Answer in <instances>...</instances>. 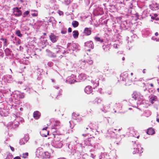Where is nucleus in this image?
Here are the masks:
<instances>
[{"instance_id": "1", "label": "nucleus", "mask_w": 159, "mask_h": 159, "mask_svg": "<svg viewBox=\"0 0 159 159\" xmlns=\"http://www.w3.org/2000/svg\"><path fill=\"white\" fill-rule=\"evenodd\" d=\"M11 117V118L14 119V120L13 122H10L7 126L8 129H15L18 126L20 122H24V119L22 117L15 114L12 115Z\"/></svg>"}, {"instance_id": "2", "label": "nucleus", "mask_w": 159, "mask_h": 159, "mask_svg": "<svg viewBox=\"0 0 159 159\" xmlns=\"http://www.w3.org/2000/svg\"><path fill=\"white\" fill-rule=\"evenodd\" d=\"M54 51L56 55L58 57H63V55H65L69 52L67 51H65L64 50L63 48L60 45H56L53 48Z\"/></svg>"}, {"instance_id": "3", "label": "nucleus", "mask_w": 159, "mask_h": 159, "mask_svg": "<svg viewBox=\"0 0 159 159\" xmlns=\"http://www.w3.org/2000/svg\"><path fill=\"white\" fill-rule=\"evenodd\" d=\"M79 46L77 44L68 43L67 44V51L69 52V51L70 53L73 51L76 52L79 50Z\"/></svg>"}, {"instance_id": "4", "label": "nucleus", "mask_w": 159, "mask_h": 159, "mask_svg": "<svg viewBox=\"0 0 159 159\" xmlns=\"http://www.w3.org/2000/svg\"><path fill=\"white\" fill-rule=\"evenodd\" d=\"M126 134L129 136H133L138 139L139 135L137 134V132L133 127H130L127 129Z\"/></svg>"}, {"instance_id": "5", "label": "nucleus", "mask_w": 159, "mask_h": 159, "mask_svg": "<svg viewBox=\"0 0 159 159\" xmlns=\"http://www.w3.org/2000/svg\"><path fill=\"white\" fill-rule=\"evenodd\" d=\"M95 126V125H93L92 123H90L84 130L86 134H83L82 135L85 136L88 134H91L92 130L96 128Z\"/></svg>"}, {"instance_id": "6", "label": "nucleus", "mask_w": 159, "mask_h": 159, "mask_svg": "<svg viewBox=\"0 0 159 159\" xmlns=\"http://www.w3.org/2000/svg\"><path fill=\"white\" fill-rule=\"evenodd\" d=\"M132 98L135 100H138L137 103L138 105H141L146 103V100L143 98L139 97L137 95L134 94L132 95Z\"/></svg>"}, {"instance_id": "7", "label": "nucleus", "mask_w": 159, "mask_h": 159, "mask_svg": "<svg viewBox=\"0 0 159 159\" xmlns=\"http://www.w3.org/2000/svg\"><path fill=\"white\" fill-rule=\"evenodd\" d=\"M132 24L129 21H124L122 22L120 25V30H126L131 27Z\"/></svg>"}, {"instance_id": "8", "label": "nucleus", "mask_w": 159, "mask_h": 159, "mask_svg": "<svg viewBox=\"0 0 159 159\" xmlns=\"http://www.w3.org/2000/svg\"><path fill=\"white\" fill-rule=\"evenodd\" d=\"M21 8L14 7L13 9V13L15 16L19 17L22 15V12L20 10Z\"/></svg>"}, {"instance_id": "9", "label": "nucleus", "mask_w": 159, "mask_h": 159, "mask_svg": "<svg viewBox=\"0 0 159 159\" xmlns=\"http://www.w3.org/2000/svg\"><path fill=\"white\" fill-rule=\"evenodd\" d=\"M59 131L58 130L53 131L52 136H53V141H59L61 140V138Z\"/></svg>"}, {"instance_id": "10", "label": "nucleus", "mask_w": 159, "mask_h": 159, "mask_svg": "<svg viewBox=\"0 0 159 159\" xmlns=\"http://www.w3.org/2000/svg\"><path fill=\"white\" fill-rule=\"evenodd\" d=\"M66 81L70 84H72L76 82L75 76L74 75H72L71 76L68 77L66 78Z\"/></svg>"}, {"instance_id": "11", "label": "nucleus", "mask_w": 159, "mask_h": 159, "mask_svg": "<svg viewBox=\"0 0 159 159\" xmlns=\"http://www.w3.org/2000/svg\"><path fill=\"white\" fill-rule=\"evenodd\" d=\"M25 97V94L18 91H16L15 93L14 94V97L17 100H19L21 98H23Z\"/></svg>"}, {"instance_id": "12", "label": "nucleus", "mask_w": 159, "mask_h": 159, "mask_svg": "<svg viewBox=\"0 0 159 159\" xmlns=\"http://www.w3.org/2000/svg\"><path fill=\"white\" fill-rule=\"evenodd\" d=\"M117 132V130L113 128L109 129L107 130V135L111 137H114Z\"/></svg>"}, {"instance_id": "13", "label": "nucleus", "mask_w": 159, "mask_h": 159, "mask_svg": "<svg viewBox=\"0 0 159 159\" xmlns=\"http://www.w3.org/2000/svg\"><path fill=\"white\" fill-rule=\"evenodd\" d=\"M134 142V144L137 146V148H134V151H133V154H135L137 153H139V156H141V153L143 152V151H142L143 148H141L140 151H139V148H141V145L139 144H137L135 142Z\"/></svg>"}, {"instance_id": "14", "label": "nucleus", "mask_w": 159, "mask_h": 159, "mask_svg": "<svg viewBox=\"0 0 159 159\" xmlns=\"http://www.w3.org/2000/svg\"><path fill=\"white\" fill-rule=\"evenodd\" d=\"M93 13L95 16L102 15L103 14V8L101 7H98L94 9Z\"/></svg>"}, {"instance_id": "15", "label": "nucleus", "mask_w": 159, "mask_h": 159, "mask_svg": "<svg viewBox=\"0 0 159 159\" xmlns=\"http://www.w3.org/2000/svg\"><path fill=\"white\" fill-rule=\"evenodd\" d=\"M52 146L56 148H61L62 146V143L61 140L59 141H52L51 143Z\"/></svg>"}, {"instance_id": "16", "label": "nucleus", "mask_w": 159, "mask_h": 159, "mask_svg": "<svg viewBox=\"0 0 159 159\" xmlns=\"http://www.w3.org/2000/svg\"><path fill=\"white\" fill-rule=\"evenodd\" d=\"M37 70V79L38 80H40L42 78L43 75V70L41 68H38Z\"/></svg>"}, {"instance_id": "17", "label": "nucleus", "mask_w": 159, "mask_h": 159, "mask_svg": "<svg viewBox=\"0 0 159 159\" xmlns=\"http://www.w3.org/2000/svg\"><path fill=\"white\" fill-rule=\"evenodd\" d=\"M73 152V155L74 156L75 159H80L82 155H83L81 152L76 150H74Z\"/></svg>"}, {"instance_id": "18", "label": "nucleus", "mask_w": 159, "mask_h": 159, "mask_svg": "<svg viewBox=\"0 0 159 159\" xmlns=\"http://www.w3.org/2000/svg\"><path fill=\"white\" fill-rule=\"evenodd\" d=\"M80 144L81 147H84L85 146L92 147V144L90 143V139H85Z\"/></svg>"}, {"instance_id": "19", "label": "nucleus", "mask_w": 159, "mask_h": 159, "mask_svg": "<svg viewBox=\"0 0 159 159\" xmlns=\"http://www.w3.org/2000/svg\"><path fill=\"white\" fill-rule=\"evenodd\" d=\"M61 127L60 122L59 121L56 120L53 125L51 127L52 129H55L58 130Z\"/></svg>"}, {"instance_id": "20", "label": "nucleus", "mask_w": 159, "mask_h": 159, "mask_svg": "<svg viewBox=\"0 0 159 159\" xmlns=\"http://www.w3.org/2000/svg\"><path fill=\"white\" fill-rule=\"evenodd\" d=\"M49 37L51 41L53 43L56 42L58 39V36H56L53 33H51Z\"/></svg>"}, {"instance_id": "21", "label": "nucleus", "mask_w": 159, "mask_h": 159, "mask_svg": "<svg viewBox=\"0 0 159 159\" xmlns=\"http://www.w3.org/2000/svg\"><path fill=\"white\" fill-rule=\"evenodd\" d=\"M43 152L42 148L41 147L37 149L35 152L36 157L38 158L40 157H42Z\"/></svg>"}, {"instance_id": "22", "label": "nucleus", "mask_w": 159, "mask_h": 159, "mask_svg": "<svg viewBox=\"0 0 159 159\" xmlns=\"http://www.w3.org/2000/svg\"><path fill=\"white\" fill-rule=\"evenodd\" d=\"M83 33L84 35L86 36L90 35L92 33V28H85Z\"/></svg>"}, {"instance_id": "23", "label": "nucleus", "mask_w": 159, "mask_h": 159, "mask_svg": "<svg viewBox=\"0 0 159 159\" xmlns=\"http://www.w3.org/2000/svg\"><path fill=\"white\" fill-rule=\"evenodd\" d=\"M128 75L126 72H125L121 74L120 75V80L123 81H125L128 79Z\"/></svg>"}, {"instance_id": "24", "label": "nucleus", "mask_w": 159, "mask_h": 159, "mask_svg": "<svg viewBox=\"0 0 159 159\" xmlns=\"http://www.w3.org/2000/svg\"><path fill=\"white\" fill-rule=\"evenodd\" d=\"M150 8L152 10H156L159 9V4L156 2L149 5Z\"/></svg>"}, {"instance_id": "25", "label": "nucleus", "mask_w": 159, "mask_h": 159, "mask_svg": "<svg viewBox=\"0 0 159 159\" xmlns=\"http://www.w3.org/2000/svg\"><path fill=\"white\" fill-rule=\"evenodd\" d=\"M112 28L113 31L115 32L120 31V25H119L118 24L116 23L113 24H112Z\"/></svg>"}, {"instance_id": "26", "label": "nucleus", "mask_w": 159, "mask_h": 159, "mask_svg": "<svg viewBox=\"0 0 159 159\" xmlns=\"http://www.w3.org/2000/svg\"><path fill=\"white\" fill-rule=\"evenodd\" d=\"M29 139V138L28 135H26L25 137L19 141V143L20 145H23L27 143Z\"/></svg>"}, {"instance_id": "27", "label": "nucleus", "mask_w": 159, "mask_h": 159, "mask_svg": "<svg viewBox=\"0 0 159 159\" xmlns=\"http://www.w3.org/2000/svg\"><path fill=\"white\" fill-rule=\"evenodd\" d=\"M9 114V112L7 110L0 108V115L2 116H7Z\"/></svg>"}, {"instance_id": "28", "label": "nucleus", "mask_w": 159, "mask_h": 159, "mask_svg": "<svg viewBox=\"0 0 159 159\" xmlns=\"http://www.w3.org/2000/svg\"><path fill=\"white\" fill-rule=\"evenodd\" d=\"M84 45L85 46L93 49L94 48V44L93 42L91 41H87L84 43Z\"/></svg>"}, {"instance_id": "29", "label": "nucleus", "mask_w": 159, "mask_h": 159, "mask_svg": "<svg viewBox=\"0 0 159 159\" xmlns=\"http://www.w3.org/2000/svg\"><path fill=\"white\" fill-rule=\"evenodd\" d=\"M30 13V11H25L23 14V16L21 18L22 22H25L28 20V19H25V18L28 16Z\"/></svg>"}, {"instance_id": "30", "label": "nucleus", "mask_w": 159, "mask_h": 159, "mask_svg": "<svg viewBox=\"0 0 159 159\" xmlns=\"http://www.w3.org/2000/svg\"><path fill=\"white\" fill-rule=\"evenodd\" d=\"M54 88H55L56 89L59 90H58V94L57 96L55 98H56L58 99L57 97L60 95H61L62 94V90L60 89L58 86V85H57L55 86H53Z\"/></svg>"}, {"instance_id": "31", "label": "nucleus", "mask_w": 159, "mask_h": 159, "mask_svg": "<svg viewBox=\"0 0 159 159\" xmlns=\"http://www.w3.org/2000/svg\"><path fill=\"white\" fill-rule=\"evenodd\" d=\"M85 92L87 94H90L92 92V89L91 86H87L84 89Z\"/></svg>"}, {"instance_id": "32", "label": "nucleus", "mask_w": 159, "mask_h": 159, "mask_svg": "<svg viewBox=\"0 0 159 159\" xmlns=\"http://www.w3.org/2000/svg\"><path fill=\"white\" fill-rule=\"evenodd\" d=\"M40 113L38 111H35L33 113V117L36 120L38 119L40 116Z\"/></svg>"}, {"instance_id": "33", "label": "nucleus", "mask_w": 159, "mask_h": 159, "mask_svg": "<svg viewBox=\"0 0 159 159\" xmlns=\"http://www.w3.org/2000/svg\"><path fill=\"white\" fill-rule=\"evenodd\" d=\"M107 154L105 152H101L98 155L99 159H106Z\"/></svg>"}, {"instance_id": "34", "label": "nucleus", "mask_w": 159, "mask_h": 159, "mask_svg": "<svg viewBox=\"0 0 159 159\" xmlns=\"http://www.w3.org/2000/svg\"><path fill=\"white\" fill-rule=\"evenodd\" d=\"M150 101L152 103H153L157 101V96L155 95H152L149 97Z\"/></svg>"}, {"instance_id": "35", "label": "nucleus", "mask_w": 159, "mask_h": 159, "mask_svg": "<svg viewBox=\"0 0 159 159\" xmlns=\"http://www.w3.org/2000/svg\"><path fill=\"white\" fill-rule=\"evenodd\" d=\"M102 47L104 51L105 52H106L110 50L111 46L110 44H108L105 45H103L102 46Z\"/></svg>"}, {"instance_id": "36", "label": "nucleus", "mask_w": 159, "mask_h": 159, "mask_svg": "<svg viewBox=\"0 0 159 159\" xmlns=\"http://www.w3.org/2000/svg\"><path fill=\"white\" fill-rule=\"evenodd\" d=\"M50 157V154L47 152H43L42 157L43 159L49 158Z\"/></svg>"}, {"instance_id": "37", "label": "nucleus", "mask_w": 159, "mask_h": 159, "mask_svg": "<svg viewBox=\"0 0 159 159\" xmlns=\"http://www.w3.org/2000/svg\"><path fill=\"white\" fill-rule=\"evenodd\" d=\"M46 51L48 53V55L50 57H57V56L56 55L55 53H53L51 52L48 49L46 50Z\"/></svg>"}, {"instance_id": "38", "label": "nucleus", "mask_w": 159, "mask_h": 159, "mask_svg": "<svg viewBox=\"0 0 159 159\" xmlns=\"http://www.w3.org/2000/svg\"><path fill=\"white\" fill-rule=\"evenodd\" d=\"M147 134L149 135H152L155 134V132L154 129L152 128L148 129L147 132Z\"/></svg>"}, {"instance_id": "39", "label": "nucleus", "mask_w": 159, "mask_h": 159, "mask_svg": "<svg viewBox=\"0 0 159 159\" xmlns=\"http://www.w3.org/2000/svg\"><path fill=\"white\" fill-rule=\"evenodd\" d=\"M6 55L11 56L12 55V51L8 48H6L4 50Z\"/></svg>"}, {"instance_id": "40", "label": "nucleus", "mask_w": 159, "mask_h": 159, "mask_svg": "<svg viewBox=\"0 0 159 159\" xmlns=\"http://www.w3.org/2000/svg\"><path fill=\"white\" fill-rule=\"evenodd\" d=\"M86 63V62L85 60H80L78 62V64H79V66H80V67L81 68H83L84 67Z\"/></svg>"}, {"instance_id": "41", "label": "nucleus", "mask_w": 159, "mask_h": 159, "mask_svg": "<svg viewBox=\"0 0 159 159\" xmlns=\"http://www.w3.org/2000/svg\"><path fill=\"white\" fill-rule=\"evenodd\" d=\"M79 35V32L77 30H75L73 31V36L74 38H77Z\"/></svg>"}, {"instance_id": "42", "label": "nucleus", "mask_w": 159, "mask_h": 159, "mask_svg": "<svg viewBox=\"0 0 159 159\" xmlns=\"http://www.w3.org/2000/svg\"><path fill=\"white\" fill-rule=\"evenodd\" d=\"M95 148H98L101 150V151H104V148L102 146H100L99 144H97L95 145Z\"/></svg>"}, {"instance_id": "43", "label": "nucleus", "mask_w": 159, "mask_h": 159, "mask_svg": "<svg viewBox=\"0 0 159 159\" xmlns=\"http://www.w3.org/2000/svg\"><path fill=\"white\" fill-rule=\"evenodd\" d=\"M32 13L31 15L33 16H37L38 15V11L35 10H31V11Z\"/></svg>"}, {"instance_id": "44", "label": "nucleus", "mask_w": 159, "mask_h": 159, "mask_svg": "<svg viewBox=\"0 0 159 159\" xmlns=\"http://www.w3.org/2000/svg\"><path fill=\"white\" fill-rule=\"evenodd\" d=\"M94 39L95 41L96 42H99L101 43L103 42V40L102 39H101L100 37H98L95 36Z\"/></svg>"}, {"instance_id": "45", "label": "nucleus", "mask_w": 159, "mask_h": 159, "mask_svg": "<svg viewBox=\"0 0 159 159\" xmlns=\"http://www.w3.org/2000/svg\"><path fill=\"white\" fill-rule=\"evenodd\" d=\"M72 24L74 27L76 28L78 26L79 23L77 21L74 20L72 22Z\"/></svg>"}, {"instance_id": "46", "label": "nucleus", "mask_w": 159, "mask_h": 159, "mask_svg": "<svg viewBox=\"0 0 159 159\" xmlns=\"http://www.w3.org/2000/svg\"><path fill=\"white\" fill-rule=\"evenodd\" d=\"M79 81H83L84 80V74H79L78 76Z\"/></svg>"}, {"instance_id": "47", "label": "nucleus", "mask_w": 159, "mask_h": 159, "mask_svg": "<svg viewBox=\"0 0 159 159\" xmlns=\"http://www.w3.org/2000/svg\"><path fill=\"white\" fill-rule=\"evenodd\" d=\"M16 34L17 36L20 37H21L22 36V34L21 33L20 31L19 30H17L16 31Z\"/></svg>"}, {"instance_id": "48", "label": "nucleus", "mask_w": 159, "mask_h": 159, "mask_svg": "<svg viewBox=\"0 0 159 159\" xmlns=\"http://www.w3.org/2000/svg\"><path fill=\"white\" fill-rule=\"evenodd\" d=\"M102 101V99L100 98H96L94 100V101L95 102H97V103H99L101 102Z\"/></svg>"}, {"instance_id": "49", "label": "nucleus", "mask_w": 159, "mask_h": 159, "mask_svg": "<svg viewBox=\"0 0 159 159\" xmlns=\"http://www.w3.org/2000/svg\"><path fill=\"white\" fill-rule=\"evenodd\" d=\"M91 82L92 83L93 85V88L95 89V88L98 85V81L94 82L92 80L91 81Z\"/></svg>"}, {"instance_id": "50", "label": "nucleus", "mask_w": 159, "mask_h": 159, "mask_svg": "<svg viewBox=\"0 0 159 159\" xmlns=\"http://www.w3.org/2000/svg\"><path fill=\"white\" fill-rule=\"evenodd\" d=\"M82 119L81 117L79 115V116H78L77 117L75 118L74 119L77 120L78 122H79L82 120Z\"/></svg>"}, {"instance_id": "51", "label": "nucleus", "mask_w": 159, "mask_h": 159, "mask_svg": "<svg viewBox=\"0 0 159 159\" xmlns=\"http://www.w3.org/2000/svg\"><path fill=\"white\" fill-rule=\"evenodd\" d=\"M28 156V152H25V153L22 154V155L21 156L24 158H25Z\"/></svg>"}, {"instance_id": "52", "label": "nucleus", "mask_w": 159, "mask_h": 159, "mask_svg": "<svg viewBox=\"0 0 159 159\" xmlns=\"http://www.w3.org/2000/svg\"><path fill=\"white\" fill-rule=\"evenodd\" d=\"M107 72L109 73L108 74H110V75H112L115 74V72L114 71V70L111 69L109 70Z\"/></svg>"}, {"instance_id": "53", "label": "nucleus", "mask_w": 159, "mask_h": 159, "mask_svg": "<svg viewBox=\"0 0 159 159\" xmlns=\"http://www.w3.org/2000/svg\"><path fill=\"white\" fill-rule=\"evenodd\" d=\"M80 115L79 114H76L75 113L73 112L72 114V117L74 119H75V118L77 117L78 116H79Z\"/></svg>"}, {"instance_id": "54", "label": "nucleus", "mask_w": 159, "mask_h": 159, "mask_svg": "<svg viewBox=\"0 0 159 159\" xmlns=\"http://www.w3.org/2000/svg\"><path fill=\"white\" fill-rule=\"evenodd\" d=\"M0 40L4 41V45L6 46V45L7 43V39H6L2 38H1Z\"/></svg>"}, {"instance_id": "55", "label": "nucleus", "mask_w": 159, "mask_h": 159, "mask_svg": "<svg viewBox=\"0 0 159 159\" xmlns=\"http://www.w3.org/2000/svg\"><path fill=\"white\" fill-rule=\"evenodd\" d=\"M86 62H87L89 65H91L93 63V61L91 60V59L90 58L89 59L86 60Z\"/></svg>"}, {"instance_id": "56", "label": "nucleus", "mask_w": 159, "mask_h": 159, "mask_svg": "<svg viewBox=\"0 0 159 159\" xmlns=\"http://www.w3.org/2000/svg\"><path fill=\"white\" fill-rule=\"evenodd\" d=\"M108 67H104L103 68V71L104 72L106 73L107 74L109 73L108 72Z\"/></svg>"}, {"instance_id": "57", "label": "nucleus", "mask_w": 159, "mask_h": 159, "mask_svg": "<svg viewBox=\"0 0 159 159\" xmlns=\"http://www.w3.org/2000/svg\"><path fill=\"white\" fill-rule=\"evenodd\" d=\"M67 33V29L66 28L63 29L61 31V33L62 34H65Z\"/></svg>"}, {"instance_id": "58", "label": "nucleus", "mask_w": 159, "mask_h": 159, "mask_svg": "<svg viewBox=\"0 0 159 159\" xmlns=\"http://www.w3.org/2000/svg\"><path fill=\"white\" fill-rule=\"evenodd\" d=\"M70 0H64V3L66 5H69L70 2Z\"/></svg>"}, {"instance_id": "59", "label": "nucleus", "mask_w": 159, "mask_h": 159, "mask_svg": "<svg viewBox=\"0 0 159 159\" xmlns=\"http://www.w3.org/2000/svg\"><path fill=\"white\" fill-rule=\"evenodd\" d=\"M48 66L51 67L53 66V63L52 62H49L48 63Z\"/></svg>"}, {"instance_id": "60", "label": "nucleus", "mask_w": 159, "mask_h": 159, "mask_svg": "<svg viewBox=\"0 0 159 159\" xmlns=\"http://www.w3.org/2000/svg\"><path fill=\"white\" fill-rule=\"evenodd\" d=\"M23 64H25V65H28L29 63V61L28 60H25V61H23L22 62Z\"/></svg>"}, {"instance_id": "61", "label": "nucleus", "mask_w": 159, "mask_h": 159, "mask_svg": "<svg viewBox=\"0 0 159 159\" xmlns=\"http://www.w3.org/2000/svg\"><path fill=\"white\" fill-rule=\"evenodd\" d=\"M12 157L11 155H9L7 156L6 159H12Z\"/></svg>"}, {"instance_id": "62", "label": "nucleus", "mask_w": 159, "mask_h": 159, "mask_svg": "<svg viewBox=\"0 0 159 159\" xmlns=\"http://www.w3.org/2000/svg\"><path fill=\"white\" fill-rule=\"evenodd\" d=\"M152 39L156 41L157 42H159V39H157L154 37H152Z\"/></svg>"}, {"instance_id": "63", "label": "nucleus", "mask_w": 159, "mask_h": 159, "mask_svg": "<svg viewBox=\"0 0 159 159\" xmlns=\"http://www.w3.org/2000/svg\"><path fill=\"white\" fill-rule=\"evenodd\" d=\"M117 107H118V109L119 110H121L122 108V106L120 104H117Z\"/></svg>"}, {"instance_id": "64", "label": "nucleus", "mask_w": 159, "mask_h": 159, "mask_svg": "<svg viewBox=\"0 0 159 159\" xmlns=\"http://www.w3.org/2000/svg\"><path fill=\"white\" fill-rule=\"evenodd\" d=\"M106 107H103V109H102V111L104 112H107V111H108V110H107L106 109Z\"/></svg>"}]
</instances>
